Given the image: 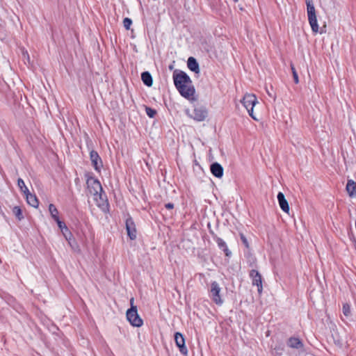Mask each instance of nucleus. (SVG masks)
I'll list each match as a JSON object with an SVG mask.
<instances>
[{"label":"nucleus","mask_w":356,"mask_h":356,"mask_svg":"<svg viewBox=\"0 0 356 356\" xmlns=\"http://www.w3.org/2000/svg\"><path fill=\"white\" fill-rule=\"evenodd\" d=\"M173 81L176 89L180 95L188 99L194 101L195 89L189 76L184 71L175 70L172 74Z\"/></svg>","instance_id":"1"},{"label":"nucleus","mask_w":356,"mask_h":356,"mask_svg":"<svg viewBox=\"0 0 356 356\" xmlns=\"http://www.w3.org/2000/svg\"><path fill=\"white\" fill-rule=\"evenodd\" d=\"M134 298L130 299L131 308L127 311V318L134 327H141L143 324L142 318L138 314L137 307L134 305Z\"/></svg>","instance_id":"2"},{"label":"nucleus","mask_w":356,"mask_h":356,"mask_svg":"<svg viewBox=\"0 0 356 356\" xmlns=\"http://www.w3.org/2000/svg\"><path fill=\"white\" fill-rule=\"evenodd\" d=\"M305 2L307 5L308 20L312 30L314 33H317L319 32V27L317 22L316 10L313 3V0H305Z\"/></svg>","instance_id":"3"},{"label":"nucleus","mask_w":356,"mask_h":356,"mask_svg":"<svg viewBox=\"0 0 356 356\" xmlns=\"http://www.w3.org/2000/svg\"><path fill=\"white\" fill-rule=\"evenodd\" d=\"M241 103L248 111L249 115L252 119L257 120L253 113L254 106L257 103V97L253 94H245L241 100Z\"/></svg>","instance_id":"4"},{"label":"nucleus","mask_w":356,"mask_h":356,"mask_svg":"<svg viewBox=\"0 0 356 356\" xmlns=\"http://www.w3.org/2000/svg\"><path fill=\"white\" fill-rule=\"evenodd\" d=\"M221 289L217 282L214 281L211 284V289L209 291V296L211 300L218 305H221L223 303V300L220 296Z\"/></svg>","instance_id":"5"},{"label":"nucleus","mask_w":356,"mask_h":356,"mask_svg":"<svg viewBox=\"0 0 356 356\" xmlns=\"http://www.w3.org/2000/svg\"><path fill=\"white\" fill-rule=\"evenodd\" d=\"M88 188L92 195H97L103 192V188L99 181L92 177H88L86 181Z\"/></svg>","instance_id":"6"},{"label":"nucleus","mask_w":356,"mask_h":356,"mask_svg":"<svg viewBox=\"0 0 356 356\" xmlns=\"http://www.w3.org/2000/svg\"><path fill=\"white\" fill-rule=\"evenodd\" d=\"M188 115L196 121L202 122L207 118L208 115V111L204 106H195L193 111V113L188 114Z\"/></svg>","instance_id":"7"},{"label":"nucleus","mask_w":356,"mask_h":356,"mask_svg":"<svg viewBox=\"0 0 356 356\" xmlns=\"http://www.w3.org/2000/svg\"><path fill=\"white\" fill-rule=\"evenodd\" d=\"M207 226L209 229L210 234L211 235L213 240L217 243L218 248L224 252L226 257H230L232 255V252L227 248L226 243L223 241V239L218 237L216 234H215L214 232L211 229L210 223H208Z\"/></svg>","instance_id":"8"},{"label":"nucleus","mask_w":356,"mask_h":356,"mask_svg":"<svg viewBox=\"0 0 356 356\" xmlns=\"http://www.w3.org/2000/svg\"><path fill=\"white\" fill-rule=\"evenodd\" d=\"M95 200L98 207L100 208L103 212L107 213L109 211V204L104 191L99 193L97 195H95Z\"/></svg>","instance_id":"9"},{"label":"nucleus","mask_w":356,"mask_h":356,"mask_svg":"<svg viewBox=\"0 0 356 356\" xmlns=\"http://www.w3.org/2000/svg\"><path fill=\"white\" fill-rule=\"evenodd\" d=\"M250 277L252 279V283L253 285H256L257 286V291L259 294L261 293L263 286H262V277L261 274L258 270L252 269L250 272Z\"/></svg>","instance_id":"10"},{"label":"nucleus","mask_w":356,"mask_h":356,"mask_svg":"<svg viewBox=\"0 0 356 356\" xmlns=\"http://www.w3.org/2000/svg\"><path fill=\"white\" fill-rule=\"evenodd\" d=\"M90 159L94 169L99 172L103 167V162L97 152L95 150L90 151Z\"/></svg>","instance_id":"11"},{"label":"nucleus","mask_w":356,"mask_h":356,"mask_svg":"<svg viewBox=\"0 0 356 356\" xmlns=\"http://www.w3.org/2000/svg\"><path fill=\"white\" fill-rule=\"evenodd\" d=\"M175 343L179 349L180 353L182 355H186L188 353L187 348L185 346V339L180 332H176L175 334Z\"/></svg>","instance_id":"12"},{"label":"nucleus","mask_w":356,"mask_h":356,"mask_svg":"<svg viewBox=\"0 0 356 356\" xmlns=\"http://www.w3.org/2000/svg\"><path fill=\"white\" fill-rule=\"evenodd\" d=\"M126 229L127 235L131 240H134L136 238V229L135 223L131 217L126 220Z\"/></svg>","instance_id":"13"},{"label":"nucleus","mask_w":356,"mask_h":356,"mask_svg":"<svg viewBox=\"0 0 356 356\" xmlns=\"http://www.w3.org/2000/svg\"><path fill=\"white\" fill-rule=\"evenodd\" d=\"M210 170L211 174L217 178H221L223 176V168L217 162L213 163L210 165Z\"/></svg>","instance_id":"14"},{"label":"nucleus","mask_w":356,"mask_h":356,"mask_svg":"<svg viewBox=\"0 0 356 356\" xmlns=\"http://www.w3.org/2000/svg\"><path fill=\"white\" fill-rule=\"evenodd\" d=\"M277 200L281 209L286 213L289 211V205L287 200L285 198L284 195L282 192H279L277 194Z\"/></svg>","instance_id":"15"},{"label":"nucleus","mask_w":356,"mask_h":356,"mask_svg":"<svg viewBox=\"0 0 356 356\" xmlns=\"http://www.w3.org/2000/svg\"><path fill=\"white\" fill-rule=\"evenodd\" d=\"M286 344L289 347L298 350L302 349L304 347L302 341L298 337H290L288 339Z\"/></svg>","instance_id":"16"},{"label":"nucleus","mask_w":356,"mask_h":356,"mask_svg":"<svg viewBox=\"0 0 356 356\" xmlns=\"http://www.w3.org/2000/svg\"><path fill=\"white\" fill-rule=\"evenodd\" d=\"M187 66L190 70L198 74L200 73V66L197 60L194 57H189L187 60Z\"/></svg>","instance_id":"17"},{"label":"nucleus","mask_w":356,"mask_h":356,"mask_svg":"<svg viewBox=\"0 0 356 356\" xmlns=\"http://www.w3.org/2000/svg\"><path fill=\"white\" fill-rule=\"evenodd\" d=\"M346 191L350 197H356V181L348 179L346 184Z\"/></svg>","instance_id":"18"},{"label":"nucleus","mask_w":356,"mask_h":356,"mask_svg":"<svg viewBox=\"0 0 356 356\" xmlns=\"http://www.w3.org/2000/svg\"><path fill=\"white\" fill-rule=\"evenodd\" d=\"M25 196L26 202L30 206L35 208H37L38 207L39 202L35 195L29 192L28 193L25 194Z\"/></svg>","instance_id":"19"},{"label":"nucleus","mask_w":356,"mask_h":356,"mask_svg":"<svg viewBox=\"0 0 356 356\" xmlns=\"http://www.w3.org/2000/svg\"><path fill=\"white\" fill-rule=\"evenodd\" d=\"M141 79L143 83L148 87H151L153 84L152 76L151 74L147 71L143 72L141 74Z\"/></svg>","instance_id":"20"},{"label":"nucleus","mask_w":356,"mask_h":356,"mask_svg":"<svg viewBox=\"0 0 356 356\" xmlns=\"http://www.w3.org/2000/svg\"><path fill=\"white\" fill-rule=\"evenodd\" d=\"M49 211L51 214V216L54 220H58L59 216H58V211L55 207L54 204H50L49 205Z\"/></svg>","instance_id":"21"},{"label":"nucleus","mask_w":356,"mask_h":356,"mask_svg":"<svg viewBox=\"0 0 356 356\" xmlns=\"http://www.w3.org/2000/svg\"><path fill=\"white\" fill-rule=\"evenodd\" d=\"M13 213L19 220H22L24 218V216L22 214V210L19 207H18V206L14 207L13 208Z\"/></svg>","instance_id":"22"},{"label":"nucleus","mask_w":356,"mask_h":356,"mask_svg":"<svg viewBox=\"0 0 356 356\" xmlns=\"http://www.w3.org/2000/svg\"><path fill=\"white\" fill-rule=\"evenodd\" d=\"M17 185L19 188L20 191L25 195L26 193H28L29 192V190L26 186L24 180L21 178H19L17 179Z\"/></svg>","instance_id":"23"},{"label":"nucleus","mask_w":356,"mask_h":356,"mask_svg":"<svg viewBox=\"0 0 356 356\" xmlns=\"http://www.w3.org/2000/svg\"><path fill=\"white\" fill-rule=\"evenodd\" d=\"M343 314L346 317H349L351 314L350 305L348 303H344L343 305Z\"/></svg>","instance_id":"24"},{"label":"nucleus","mask_w":356,"mask_h":356,"mask_svg":"<svg viewBox=\"0 0 356 356\" xmlns=\"http://www.w3.org/2000/svg\"><path fill=\"white\" fill-rule=\"evenodd\" d=\"M62 233L67 242H70L73 239V235L67 227L62 231Z\"/></svg>","instance_id":"25"},{"label":"nucleus","mask_w":356,"mask_h":356,"mask_svg":"<svg viewBox=\"0 0 356 356\" xmlns=\"http://www.w3.org/2000/svg\"><path fill=\"white\" fill-rule=\"evenodd\" d=\"M145 111L146 114L151 118H154L155 115H156V111L148 106L145 107Z\"/></svg>","instance_id":"26"},{"label":"nucleus","mask_w":356,"mask_h":356,"mask_svg":"<svg viewBox=\"0 0 356 356\" xmlns=\"http://www.w3.org/2000/svg\"><path fill=\"white\" fill-rule=\"evenodd\" d=\"M132 24V20L129 17H125L123 20V25L126 30H129L131 25Z\"/></svg>","instance_id":"27"},{"label":"nucleus","mask_w":356,"mask_h":356,"mask_svg":"<svg viewBox=\"0 0 356 356\" xmlns=\"http://www.w3.org/2000/svg\"><path fill=\"white\" fill-rule=\"evenodd\" d=\"M291 68L294 82L296 83H298V82H299L298 75V73H297L296 70L294 67L293 65H292V64L291 65Z\"/></svg>","instance_id":"28"},{"label":"nucleus","mask_w":356,"mask_h":356,"mask_svg":"<svg viewBox=\"0 0 356 356\" xmlns=\"http://www.w3.org/2000/svg\"><path fill=\"white\" fill-rule=\"evenodd\" d=\"M57 224H58V227L60 229L61 232L63 231L65 228H67V227L66 226V225L65 224V222H62L60 218H58V220H55Z\"/></svg>","instance_id":"29"},{"label":"nucleus","mask_w":356,"mask_h":356,"mask_svg":"<svg viewBox=\"0 0 356 356\" xmlns=\"http://www.w3.org/2000/svg\"><path fill=\"white\" fill-rule=\"evenodd\" d=\"M240 238H241V241L243 242V243L244 244V245L248 248H249V243H248V241L246 238V237L243 234H240Z\"/></svg>","instance_id":"30"},{"label":"nucleus","mask_w":356,"mask_h":356,"mask_svg":"<svg viewBox=\"0 0 356 356\" xmlns=\"http://www.w3.org/2000/svg\"><path fill=\"white\" fill-rule=\"evenodd\" d=\"M266 92L268 95L269 97L273 99L275 101L276 99V95L275 93L273 92V87H270V90L266 88Z\"/></svg>","instance_id":"31"},{"label":"nucleus","mask_w":356,"mask_h":356,"mask_svg":"<svg viewBox=\"0 0 356 356\" xmlns=\"http://www.w3.org/2000/svg\"><path fill=\"white\" fill-rule=\"evenodd\" d=\"M165 207L168 209H172L174 208V204L172 203H167L165 204Z\"/></svg>","instance_id":"32"},{"label":"nucleus","mask_w":356,"mask_h":356,"mask_svg":"<svg viewBox=\"0 0 356 356\" xmlns=\"http://www.w3.org/2000/svg\"><path fill=\"white\" fill-rule=\"evenodd\" d=\"M68 243L71 246V248L73 249L74 248L75 245H76V243L74 238L72 240H71L70 242H68Z\"/></svg>","instance_id":"33"},{"label":"nucleus","mask_w":356,"mask_h":356,"mask_svg":"<svg viewBox=\"0 0 356 356\" xmlns=\"http://www.w3.org/2000/svg\"><path fill=\"white\" fill-rule=\"evenodd\" d=\"M23 56H24V58H26H26H27V59H28V60H29V54H28V52H27V51H25V52H24V51H23Z\"/></svg>","instance_id":"34"},{"label":"nucleus","mask_w":356,"mask_h":356,"mask_svg":"<svg viewBox=\"0 0 356 356\" xmlns=\"http://www.w3.org/2000/svg\"><path fill=\"white\" fill-rule=\"evenodd\" d=\"M234 2H237L238 0H232Z\"/></svg>","instance_id":"35"}]
</instances>
